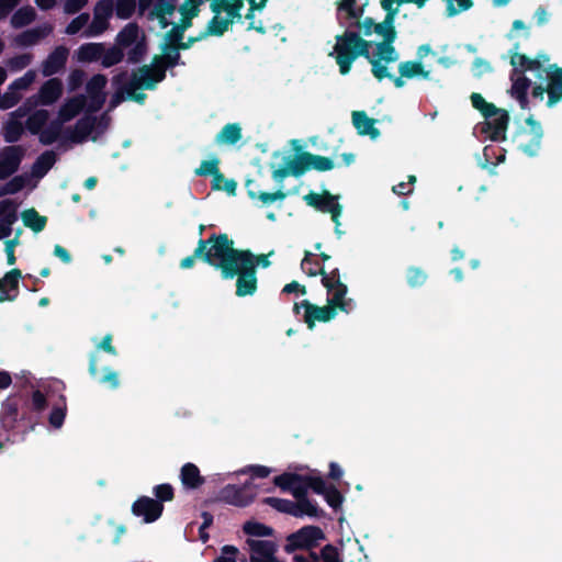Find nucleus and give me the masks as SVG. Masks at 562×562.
<instances>
[{
	"mask_svg": "<svg viewBox=\"0 0 562 562\" xmlns=\"http://www.w3.org/2000/svg\"><path fill=\"white\" fill-rule=\"evenodd\" d=\"M228 248L225 249L221 261L217 265V270L221 271V277L224 280L236 278L235 294L238 297L254 295L258 289V279L256 270H252V265L247 258L236 259L231 254Z\"/></svg>",
	"mask_w": 562,
	"mask_h": 562,
	"instance_id": "f257e3e1",
	"label": "nucleus"
},
{
	"mask_svg": "<svg viewBox=\"0 0 562 562\" xmlns=\"http://www.w3.org/2000/svg\"><path fill=\"white\" fill-rule=\"evenodd\" d=\"M336 44L329 56H334L341 75L351 70L353 61L358 57L370 59L371 42L364 40L358 32L346 30L342 34L335 36Z\"/></svg>",
	"mask_w": 562,
	"mask_h": 562,
	"instance_id": "f03ea898",
	"label": "nucleus"
},
{
	"mask_svg": "<svg viewBox=\"0 0 562 562\" xmlns=\"http://www.w3.org/2000/svg\"><path fill=\"white\" fill-rule=\"evenodd\" d=\"M226 234H212L206 239L200 238L193 254L181 259L179 267L181 269H191L196 259L217 269L224 251L226 249Z\"/></svg>",
	"mask_w": 562,
	"mask_h": 562,
	"instance_id": "7ed1b4c3",
	"label": "nucleus"
},
{
	"mask_svg": "<svg viewBox=\"0 0 562 562\" xmlns=\"http://www.w3.org/2000/svg\"><path fill=\"white\" fill-rule=\"evenodd\" d=\"M339 294L336 296H329L327 299V305L318 306L316 304L311 303L308 300H303V308L304 313V322L307 325L308 329H313L315 327V322L327 323L335 318L337 315V310L341 312L349 313L352 308V300H340L338 299Z\"/></svg>",
	"mask_w": 562,
	"mask_h": 562,
	"instance_id": "20e7f679",
	"label": "nucleus"
},
{
	"mask_svg": "<svg viewBox=\"0 0 562 562\" xmlns=\"http://www.w3.org/2000/svg\"><path fill=\"white\" fill-rule=\"evenodd\" d=\"M525 122L528 128H519L516 132L513 142L518 150L529 157H535L538 155L541 147L543 130L540 122H538L533 115H529Z\"/></svg>",
	"mask_w": 562,
	"mask_h": 562,
	"instance_id": "39448f33",
	"label": "nucleus"
},
{
	"mask_svg": "<svg viewBox=\"0 0 562 562\" xmlns=\"http://www.w3.org/2000/svg\"><path fill=\"white\" fill-rule=\"evenodd\" d=\"M325 539V532L321 527L314 525L304 526L286 537L284 551L289 554L297 550H308L310 552Z\"/></svg>",
	"mask_w": 562,
	"mask_h": 562,
	"instance_id": "423d86ee",
	"label": "nucleus"
},
{
	"mask_svg": "<svg viewBox=\"0 0 562 562\" xmlns=\"http://www.w3.org/2000/svg\"><path fill=\"white\" fill-rule=\"evenodd\" d=\"M63 93V82L58 78H50L45 81L38 90L36 97L29 98L25 103L16 111L12 112V116H24L32 108L37 104L50 105L55 103Z\"/></svg>",
	"mask_w": 562,
	"mask_h": 562,
	"instance_id": "0eeeda50",
	"label": "nucleus"
},
{
	"mask_svg": "<svg viewBox=\"0 0 562 562\" xmlns=\"http://www.w3.org/2000/svg\"><path fill=\"white\" fill-rule=\"evenodd\" d=\"M518 49L519 43H516L510 55V65L514 67V72L526 74L531 71L539 81H547L550 71L557 67V64L542 65L538 60H531L530 57L519 53Z\"/></svg>",
	"mask_w": 562,
	"mask_h": 562,
	"instance_id": "6e6552de",
	"label": "nucleus"
},
{
	"mask_svg": "<svg viewBox=\"0 0 562 562\" xmlns=\"http://www.w3.org/2000/svg\"><path fill=\"white\" fill-rule=\"evenodd\" d=\"M256 494L254 484L247 481L243 485L228 484L224 486L218 492L217 499L236 507H246L254 502Z\"/></svg>",
	"mask_w": 562,
	"mask_h": 562,
	"instance_id": "1a4fd4ad",
	"label": "nucleus"
},
{
	"mask_svg": "<svg viewBox=\"0 0 562 562\" xmlns=\"http://www.w3.org/2000/svg\"><path fill=\"white\" fill-rule=\"evenodd\" d=\"M291 144L296 151L297 162L300 165L296 170L301 171L302 176L311 169L324 172L335 167L331 158L303 150L297 139L291 140Z\"/></svg>",
	"mask_w": 562,
	"mask_h": 562,
	"instance_id": "9d476101",
	"label": "nucleus"
},
{
	"mask_svg": "<svg viewBox=\"0 0 562 562\" xmlns=\"http://www.w3.org/2000/svg\"><path fill=\"white\" fill-rule=\"evenodd\" d=\"M303 199L307 205L313 206L317 211L330 213L333 222L340 225L339 217L342 212V206L336 202V196L328 191H324L323 194L311 191L304 195Z\"/></svg>",
	"mask_w": 562,
	"mask_h": 562,
	"instance_id": "9b49d317",
	"label": "nucleus"
},
{
	"mask_svg": "<svg viewBox=\"0 0 562 562\" xmlns=\"http://www.w3.org/2000/svg\"><path fill=\"white\" fill-rule=\"evenodd\" d=\"M308 277H322V284L327 290L329 296H336L339 294L338 299L347 300L346 294L348 292V288L345 283L341 282L340 272L338 268L333 269L327 272L324 267L319 269H308Z\"/></svg>",
	"mask_w": 562,
	"mask_h": 562,
	"instance_id": "f8f14e48",
	"label": "nucleus"
},
{
	"mask_svg": "<svg viewBox=\"0 0 562 562\" xmlns=\"http://www.w3.org/2000/svg\"><path fill=\"white\" fill-rule=\"evenodd\" d=\"M25 155L21 145H10L0 151V180H5L18 171Z\"/></svg>",
	"mask_w": 562,
	"mask_h": 562,
	"instance_id": "ddd939ff",
	"label": "nucleus"
},
{
	"mask_svg": "<svg viewBox=\"0 0 562 562\" xmlns=\"http://www.w3.org/2000/svg\"><path fill=\"white\" fill-rule=\"evenodd\" d=\"M164 512V504L149 496L138 497L132 505V513L136 517H142L146 524H151L160 518Z\"/></svg>",
	"mask_w": 562,
	"mask_h": 562,
	"instance_id": "4468645a",
	"label": "nucleus"
},
{
	"mask_svg": "<svg viewBox=\"0 0 562 562\" xmlns=\"http://www.w3.org/2000/svg\"><path fill=\"white\" fill-rule=\"evenodd\" d=\"M273 484L283 492H290L295 501L307 496L303 474L284 472L274 476Z\"/></svg>",
	"mask_w": 562,
	"mask_h": 562,
	"instance_id": "2eb2a0df",
	"label": "nucleus"
},
{
	"mask_svg": "<svg viewBox=\"0 0 562 562\" xmlns=\"http://www.w3.org/2000/svg\"><path fill=\"white\" fill-rule=\"evenodd\" d=\"M246 542L250 550V562H273L278 559L276 557V553L278 552V546L274 541L247 539Z\"/></svg>",
	"mask_w": 562,
	"mask_h": 562,
	"instance_id": "dca6fc26",
	"label": "nucleus"
},
{
	"mask_svg": "<svg viewBox=\"0 0 562 562\" xmlns=\"http://www.w3.org/2000/svg\"><path fill=\"white\" fill-rule=\"evenodd\" d=\"M68 56L69 49L66 46L59 45L55 47L54 50L49 53L47 58L42 63L43 76L50 77L64 69Z\"/></svg>",
	"mask_w": 562,
	"mask_h": 562,
	"instance_id": "f3484780",
	"label": "nucleus"
},
{
	"mask_svg": "<svg viewBox=\"0 0 562 562\" xmlns=\"http://www.w3.org/2000/svg\"><path fill=\"white\" fill-rule=\"evenodd\" d=\"M22 272L18 268L8 271L1 279L0 303L14 301L19 295V282Z\"/></svg>",
	"mask_w": 562,
	"mask_h": 562,
	"instance_id": "a211bd4d",
	"label": "nucleus"
},
{
	"mask_svg": "<svg viewBox=\"0 0 562 562\" xmlns=\"http://www.w3.org/2000/svg\"><path fill=\"white\" fill-rule=\"evenodd\" d=\"M95 124L97 116L86 114L76 122L72 131L67 132L66 137L71 143L81 144L87 140L92 131L95 130Z\"/></svg>",
	"mask_w": 562,
	"mask_h": 562,
	"instance_id": "6ab92c4d",
	"label": "nucleus"
},
{
	"mask_svg": "<svg viewBox=\"0 0 562 562\" xmlns=\"http://www.w3.org/2000/svg\"><path fill=\"white\" fill-rule=\"evenodd\" d=\"M490 138L494 142L505 140L506 131L509 124V114L506 110L499 109V112L491 119H485Z\"/></svg>",
	"mask_w": 562,
	"mask_h": 562,
	"instance_id": "aec40b11",
	"label": "nucleus"
},
{
	"mask_svg": "<svg viewBox=\"0 0 562 562\" xmlns=\"http://www.w3.org/2000/svg\"><path fill=\"white\" fill-rule=\"evenodd\" d=\"M225 247L228 248L227 250H229L231 254L236 257V259H240V257L249 259L250 263L252 265V270L257 271L258 266H261L262 268H268L271 265L269 256L272 255L273 251L269 252L268 255H255L249 249H237L234 247V240L231 239L227 234Z\"/></svg>",
	"mask_w": 562,
	"mask_h": 562,
	"instance_id": "412c9836",
	"label": "nucleus"
},
{
	"mask_svg": "<svg viewBox=\"0 0 562 562\" xmlns=\"http://www.w3.org/2000/svg\"><path fill=\"white\" fill-rule=\"evenodd\" d=\"M87 105V98L83 94L75 95L68 99L59 109L57 121L64 123L71 121L81 113Z\"/></svg>",
	"mask_w": 562,
	"mask_h": 562,
	"instance_id": "4be33fe9",
	"label": "nucleus"
},
{
	"mask_svg": "<svg viewBox=\"0 0 562 562\" xmlns=\"http://www.w3.org/2000/svg\"><path fill=\"white\" fill-rule=\"evenodd\" d=\"M351 116L352 124L359 135L370 136L372 139L380 136L379 128L374 126L375 120L369 117L364 111H353Z\"/></svg>",
	"mask_w": 562,
	"mask_h": 562,
	"instance_id": "5701e85b",
	"label": "nucleus"
},
{
	"mask_svg": "<svg viewBox=\"0 0 562 562\" xmlns=\"http://www.w3.org/2000/svg\"><path fill=\"white\" fill-rule=\"evenodd\" d=\"M128 82L131 83V88L154 90L158 83V80L154 77L151 66L143 65L142 67L132 71L131 80Z\"/></svg>",
	"mask_w": 562,
	"mask_h": 562,
	"instance_id": "b1692460",
	"label": "nucleus"
},
{
	"mask_svg": "<svg viewBox=\"0 0 562 562\" xmlns=\"http://www.w3.org/2000/svg\"><path fill=\"white\" fill-rule=\"evenodd\" d=\"M180 480L188 490H196L205 483V477L201 475L199 468L191 462L181 467Z\"/></svg>",
	"mask_w": 562,
	"mask_h": 562,
	"instance_id": "393cba45",
	"label": "nucleus"
},
{
	"mask_svg": "<svg viewBox=\"0 0 562 562\" xmlns=\"http://www.w3.org/2000/svg\"><path fill=\"white\" fill-rule=\"evenodd\" d=\"M547 86L549 88L547 105L552 108L562 100V67L557 65V67L550 71Z\"/></svg>",
	"mask_w": 562,
	"mask_h": 562,
	"instance_id": "a878e982",
	"label": "nucleus"
},
{
	"mask_svg": "<svg viewBox=\"0 0 562 562\" xmlns=\"http://www.w3.org/2000/svg\"><path fill=\"white\" fill-rule=\"evenodd\" d=\"M400 3H415L419 9L423 8L428 0H397ZM447 3L446 12L448 16H454L460 12L467 11L473 7L472 0H445Z\"/></svg>",
	"mask_w": 562,
	"mask_h": 562,
	"instance_id": "bb28decb",
	"label": "nucleus"
},
{
	"mask_svg": "<svg viewBox=\"0 0 562 562\" xmlns=\"http://www.w3.org/2000/svg\"><path fill=\"white\" fill-rule=\"evenodd\" d=\"M323 515L324 510L313 503L307 496L293 502V517H322Z\"/></svg>",
	"mask_w": 562,
	"mask_h": 562,
	"instance_id": "cd10ccee",
	"label": "nucleus"
},
{
	"mask_svg": "<svg viewBox=\"0 0 562 562\" xmlns=\"http://www.w3.org/2000/svg\"><path fill=\"white\" fill-rule=\"evenodd\" d=\"M57 155L54 150L42 153L32 166V173L37 178H43L55 165Z\"/></svg>",
	"mask_w": 562,
	"mask_h": 562,
	"instance_id": "c85d7f7f",
	"label": "nucleus"
},
{
	"mask_svg": "<svg viewBox=\"0 0 562 562\" xmlns=\"http://www.w3.org/2000/svg\"><path fill=\"white\" fill-rule=\"evenodd\" d=\"M50 31H52L50 27H35V29L26 30V31L20 33L15 37V43H16V45L22 46V47L35 45L41 40L46 37Z\"/></svg>",
	"mask_w": 562,
	"mask_h": 562,
	"instance_id": "c756f323",
	"label": "nucleus"
},
{
	"mask_svg": "<svg viewBox=\"0 0 562 562\" xmlns=\"http://www.w3.org/2000/svg\"><path fill=\"white\" fill-rule=\"evenodd\" d=\"M241 127L238 123H228L215 136L216 144L235 145L241 139Z\"/></svg>",
	"mask_w": 562,
	"mask_h": 562,
	"instance_id": "7c9ffc66",
	"label": "nucleus"
},
{
	"mask_svg": "<svg viewBox=\"0 0 562 562\" xmlns=\"http://www.w3.org/2000/svg\"><path fill=\"white\" fill-rule=\"evenodd\" d=\"M103 55V43H85L77 50V58L81 63L100 60Z\"/></svg>",
	"mask_w": 562,
	"mask_h": 562,
	"instance_id": "2f4dec72",
	"label": "nucleus"
},
{
	"mask_svg": "<svg viewBox=\"0 0 562 562\" xmlns=\"http://www.w3.org/2000/svg\"><path fill=\"white\" fill-rule=\"evenodd\" d=\"M139 35V26L132 22L126 24L116 35L115 44L122 49L136 44Z\"/></svg>",
	"mask_w": 562,
	"mask_h": 562,
	"instance_id": "473e14b6",
	"label": "nucleus"
},
{
	"mask_svg": "<svg viewBox=\"0 0 562 562\" xmlns=\"http://www.w3.org/2000/svg\"><path fill=\"white\" fill-rule=\"evenodd\" d=\"M18 203L9 199V205L0 212V227L9 237L12 234V225L18 221Z\"/></svg>",
	"mask_w": 562,
	"mask_h": 562,
	"instance_id": "72a5a7b5",
	"label": "nucleus"
},
{
	"mask_svg": "<svg viewBox=\"0 0 562 562\" xmlns=\"http://www.w3.org/2000/svg\"><path fill=\"white\" fill-rule=\"evenodd\" d=\"M20 405L22 409L27 408L29 412L36 414V416L40 417V414L47 408L48 403L44 393H42L40 390H35L32 393L31 400L21 398Z\"/></svg>",
	"mask_w": 562,
	"mask_h": 562,
	"instance_id": "f704fd0d",
	"label": "nucleus"
},
{
	"mask_svg": "<svg viewBox=\"0 0 562 562\" xmlns=\"http://www.w3.org/2000/svg\"><path fill=\"white\" fill-rule=\"evenodd\" d=\"M114 10L113 0H100L94 8V18L92 21V27L97 26L98 20L103 19V25L99 27V32H104L109 25L108 20L112 15Z\"/></svg>",
	"mask_w": 562,
	"mask_h": 562,
	"instance_id": "c9c22d12",
	"label": "nucleus"
},
{
	"mask_svg": "<svg viewBox=\"0 0 562 562\" xmlns=\"http://www.w3.org/2000/svg\"><path fill=\"white\" fill-rule=\"evenodd\" d=\"M394 41L393 33H389L386 40L376 44V59L384 60L386 64L397 60L398 55L393 46Z\"/></svg>",
	"mask_w": 562,
	"mask_h": 562,
	"instance_id": "e433bc0d",
	"label": "nucleus"
},
{
	"mask_svg": "<svg viewBox=\"0 0 562 562\" xmlns=\"http://www.w3.org/2000/svg\"><path fill=\"white\" fill-rule=\"evenodd\" d=\"M48 119L49 112L47 110H36L26 119L24 128L27 130L31 134L37 135L46 125Z\"/></svg>",
	"mask_w": 562,
	"mask_h": 562,
	"instance_id": "4c0bfd02",
	"label": "nucleus"
},
{
	"mask_svg": "<svg viewBox=\"0 0 562 562\" xmlns=\"http://www.w3.org/2000/svg\"><path fill=\"white\" fill-rule=\"evenodd\" d=\"M21 217L24 226L31 228L34 233L42 232L47 223V217L40 215L33 207L23 211Z\"/></svg>",
	"mask_w": 562,
	"mask_h": 562,
	"instance_id": "58836bf2",
	"label": "nucleus"
},
{
	"mask_svg": "<svg viewBox=\"0 0 562 562\" xmlns=\"http://www.w3.org/2000/svg\"><path fill=\"white\" fill-rule=\"evenodd\" d=\"M63 131V124L60 121H57L56 119L50 121L49 124L37 134L40 143L44 146L52 145L55 143Z\"/></svg>",
	"mask_w": 562,
	"mask_h": 562,
	"instance_id": "ea45409f",
	"label": "nucleus"
},
{
	"mask_svg": "<svg viewBox=\"0 0 562 562\" xmlns=\"http://www.w3.org/2000/svg\"><path fill=\"white\" fill-rule=\"evenodd\" d=\"M398 72L401 77H405L407 79H412L414 77H423L427 79L429 77V71L425 70L422 61L407 60L403 61L398 65Z\"/></svg>",
	"mask_w": 562,
	"mask_h": 562,
	"instance_id": "a19ab883",
	"label": "nucleus"
},
{
	"mask_svg": "<svg viewBox=\"0 0 562 562\" xmlns=\"http://www.w3.org/2000/svg\"><path fill=\"white\" fill-rule=\"evenodd\" d=\"M297 167L300 165L296 156L294 158L286 157L285 165L272 171V179L276 182H282L289 176L301 177L302 172L296 170Z\"/></svg>",
	"mask_w": 562,
	"mask_h": 562,
	"instance_id": "79ce46f5",
	"label": "nucleus"
},
{
	"mask_svg": "<svg viewBox=\"0 0 562 562\" xmlns=\"http://www.w3.org/2000/svg\"><path fill=\"white\" fill-rule=\"evenodd\" d=\"M24 130V125L20 121L10 119L3 124L1 133L7 143L13 144L21 138Z\"/></svg>",
	"mask_w": 562,
	"mask_h": 562,
	"instance_id": "37998d69",
	"label": "nucleus"
},
{
	"mask_svg": "<svg viewBox=\"0 0 562 562\" xmlns=\"http://www.w3.org/2000/svg\"><path fill=\"white\" fill-rule=\"evenodd\" d=\"M472 106L477 110L485 119H491L497 112H499V108H497L494 103L487 102L481 93L473 92L470 97Z\"/></svg>",
	"mask_w": 562,
	"mask_h": 562,
	"instance_id": "c03bdc74",
	"label": "nucleus"
},
{
	"mask_svg": "<svg viewBox=\"0 0 562 562\" xmlns=\"http://www.w3.org/2000/svg\"><path fill=\"white\" fill-rule=\"evenodd\" d=\"M67 413V402L65 395H60L58 402L52 407L48 416L49 425L56 429L60 428L65 422Z\"/></svg>",
	"mask_w": 562,
	"mask_h": 562,
	"instance_id": "a18cd8bd",
	"label": "nucleus"
},
{
	"mask_svg": "<svg viewBox=\"0 0 562 562\" xmlns=\"http://www.w3.org/2000/svg\"><path fill=\"white\" fill-rule=\"evenodd\" d=\"M228 21H225L224 18H220V14H214V16L209 21L206 27L201 32V37L207 36H222L228 30L227 25Z\"/></svg>",
	"mask_w": 562,
	"mask_h": 562,
	"instance_id": "49530a36",
	"label": "nucleus"
},
{
	"mask_svg": "<svg viewBox=\"0 0 562 562\" xmlns=\"http://www.w3.org/2000/svg\"><path fill=\"white\" fill-rule=\"evenodd\" d=\"M512 87L509 93L512 97L528 93L531 87V80L525 74L512 72L510 75Z\"/></svg>",
	"mask_w": 562,
	"mask_h": 562,
	"instance_id": "de8ad7c7",
	"label": "nucleus"
},
{
	"mask_svg": "<svg viewBox=\"0 0 562 562\" xmlns=\"http://www.w3.org/2000/svg\"><path fill=\"white\" fill-rule=\"evenodd\" d=\"M123 58L124 52L117 44L108 49H105L103 46V55L101 56L100 60L104 68H110L114 65H117L123 60Z\"/></svg>",
	"mask_w": 562,
	"mask_h": 562,
	"instance_id": "09e8293b",
	"label": "nucleus"
},
{
	"mask_svg": "<svg viewBox=\"0 0 562 562\" xmlns=\"http://www.w3.org/2000/svg\"><path fill=\"white\" fill-rule=\"evenodd\" d=\"M34 19H35L34 9L31 7H24V8L18 9L13 13V15L11 18V24L13 27L20 29V27L26 26L30 23H32Z\"/></svg>",
	"mask_w": 562,
	"mask_h": 562,
	"instance_id": "8fccbe9b",
	"label": "nucleus"
},
{
	"mask_svg": "<svg viewBox=\"0 0 562 562\" xmlns=\"http://www.w3.org/2000/svg\"><path fill=\"white\" fill-rule=\"evenodd\" d=\"M243 530L246 535L251 537H271L274 533V529L258 521H246L243 526Z\"/></svg>",
	"mask_w": 562,
	"mask_h": 562,
	"instance_id": "3c124183",
	"label": "nucleus"
},
{
	"mask_svg": "<svg viewBox=\"0 0 562 562\" xmlns=\"http://www.w3.org/2000/svg\"><path fill=\"white\" fill-rule=\"evenodd\" d=\"M427 272L420 267L411 266L406 270V281L411 288H419L426 283Z\"/></svg>",
	"mask_w": 562,
	"mask_h": 562,
	"instance_id": "603ef678",
	"label": "nucleus"
},
{
	"mask_svg": "<svg viewBox=\"0 0 562 562\" xmlns=\"http://www.w3.org/2000/svg\"><path fill=\"white\" fill-rule=\"evenodd\" d=\"M262 503L269 505L279 513L288 514L291 516L293 514V501L270 496L263 498Z\"/></svg>",
	"mask_w": 562,
	"mask_h": 562,
	"instance_id": "864d4df0",
	"label": "nucleus"
},
{
	"mask_svg": "<svg viewBox=\"0 0 562 562\" xmlns=\"http://www.w3.org/2000/svg\"><path fill=\"white\" fill-rule=\"evenodd\" d=\"M26 184L24 176H15L0 188V196L7 194H15L20 192Z\"/></svg>",
	"mask_w": 562,
	"mask_h": 562,
	"instance_id": "5fc2aeb1",
	"label": "nucleus"
},
{
	"mask_svg": "<svg viewBox=\"0 0 562 562\" xmlns=\"http://www.w3.org/2000/svg\"><path fill=\"white\" fill-rule=\"evenodd\" d=\"M136 9V0H116L115 14L119 19H130Z\"/></svg>",
	"mask_w": 562,
	"mask_h": 562,
	"instance_id": "6e6d98bb",
	"label": "nucleus"
},
{
	"mask_svg": "<svg viewBox=\"0 0 562 562\" xmlns=\"http://www.w3.org/2000/svg\"><path fill=\"white\" fill-rule=\"evenodd\" d=\"M221 160L218 157L214 156L209 160H203L199 168L195 169L194 173L199 177H207L215 175L220 168Z\"/></svg>",
	"mask_w": 562,
	"mask_h": 562,
	"instance_id": "4d7b16f0",
	"label": "nucleus"
},
{
	"mask_svg": "<svg viewBox=\"0 0 562 562\" xmlns=\"http://www.w3.org/2000/svg\"><path fill=\"white\" fill-rule=\"evenodd\" d=\"M108 79L104 75L98 74L90 78L87 82L86 90L88 94H105L103 92Z\"/></svg>",
	"mask_w": 562,
	"mask_h": 562,
	"instance_id": "13d9d810",
	"label": "nucleus"
},
{
	"mask_svg": "<svg viewBox=\"0 0 562 562\" xmlns=\"http://www.w3.org/2000/svg\"><path fill=\"white\" fill-rule=\"evenodd\" d=\"M153 493L156 497L155 501H159L160 504L171 502L175 498V490L169 483H162L154 486Z\"/></svg>",
	"mask_w": 562,
	"mask_h": 562,
	"instance_id": "bf43d9fd",
	"label": "nucleus"
},
{
	"mask_svg": "<svg viewBox=\"0 0 562 562\" xmlns=\"http://www.w3.org/2000/svg\"><path fill=\"white\" fill-rule=\"evenodd\" d=\"M323 496L326 503L335 510L341 507L345 499L344 495L335 485H329Z\"/></svg>",
	"mask_w": 562,
	"mask_h": 562,
	"instance_id": "052dcab7",
	"label": "nucleus"
},
{
	"mask_svg": "<svg viewBox=\"0 0 562 562\" xmlns=\"http://www.w3.org/2000/svg\"><path fill=\"white\" fill-rule=\"evenodd\" d=\"M36 72L34 70H27L22 77L13 80L9 85V90H19L23 91L29 89V87L35 81Z\"/></svg>",
	"mask_w": 562,
	"mask_h": 562,
	"instance_id": "680f3d73",
	"label": "nucleus"
},
{
	"mask_svg": "<svg viewBox=\"0 0 562 562\" xmlns=\"http://www.w3.org/2000/svg\"><path fill=\"white\" fill-rule=\"evenodd\" d=\"M304 483L306 484V491L312 490L314 493L318 495H323L326 490L329 487L326 485L324 479L322 476H313V475H303Z\"/></svg>",
	"mask_w": 562,
	"mask_h": 562,
	"instance_id": "e2e57ef3",
	"label": "nucleus"
},
{
	"mask_svg": "<svg viewBox=\"0 0 562 562\" xmlns=\"http://www.w3.org/2000/svg\"><path fill=\"white\" fill-rule=\"evenodd\" d=\"M147 53V45L144 40L138 41L134 46L127 52V61L130 64H138L143 60Z\"/></svg>",
	"mask_w": 562,
	"mask_h": 562,
	"instance_id": "0e129e2a",
	"label": "nucleus"
},
{
	"mask_svg": "<svg viewBox=\"0 0 562 562\" xmlns=\"http://www.w3.org/2000/svg\"><path fill=\"white\" fill-rule=\"evenodd\" d=\"M21 100V94L19 90H9L4 93H0V109L8 110L16 105Z\"/></svg>",
	"mask_w": 562,
	"mask_h": 562,
	"instance_id": "69168bd1",
	"label": "nucleus"
},
{
	"mask_svg": "<svg viewBox=\"0 0 562 562\" xmlns=\"http://www.w3.org/2000/svg\"><path fill=\"white\" fill-rule=\"evenodd\" d=\"M21 100V94L19 90H9L4 93H0V109L8 110L16 105Z\"/></svg>",
	"mask_w": 562,
	"mask_h": 562,
	"instance_id": "338daca9",
	"label": "nucleus"
},
{
	"mask_svg": "<svg viewBox=\"0 0 562 562\" xmlns=\"http://www.w3.org/2000/svg\"><path fill=\"white\" fill-rule=\"evenodd\" d=\"M319 562H344L339 555L338 549L333 544H326L318 554Z\"/></svg>",
	"mask_w": 562,
	"mask_h": 562,
	"instance_id": "774afa93",
	"label": "nucleus"
}]
</instances>
